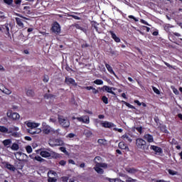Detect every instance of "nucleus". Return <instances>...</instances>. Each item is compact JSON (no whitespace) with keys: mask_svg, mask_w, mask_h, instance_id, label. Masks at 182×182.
Segmentation results:
<instances>
[{"mask_svg":"<svg viewBox=\"0 0 182 182\" xmlns=\"http://www.w3.org/2000/svg\"><path fill=\"white\" fill-rule=\"evenodd\" d=\"M25 124H26L27 127L29 129H27L28 133L30 134H39L42 130L41 129H36V127H39V124L36 122H31L30 121H26L25 122Z\"/></svg>","mask_w":182,"mask_h":182,"instance_id":"f257e3e1","label":"nucleus"},{"mask_svg":"<svg viewBox=\"0 0 182 182\" xmlns=\"http://www.w3.org/2000/svg\"><path fill=\"white\" fill-rule=\"evenodd\" d=\"M135 144L137 149L139 150H142V151H149L150 145L149 144H147L146 140L143 139L142 138L136 139Z\"/></svg>","mask_w":182,"mask_h":182,"instance_id":"f03ea898","label":"nucleus"},{"mask_svg":"<svg viewBox=\"0 0 182 182\" xmlns=\"http://www.w3.org/2000/svg\"><path fill=\"white\" fill-rule=\"evenodd\" d=\"M58 123L64 129H68L70 126V122L67 117H63V115H58Z\"/></svg>","mask_w":182,"mask_h":182,"instance_id":"7ed1b4c3","label":"nucleus"},{"mask_svg":"<svg viewBox=\"0 0 182 182\" xmlns=\"http://www.w3.org/2000/svg\"><path fill=\"white\" fill-rule=\"evenodd\" d=\"M0 32L5 33L8 38H11V33H9V23H6L4 25L0 26Z\"/></svg>","mask_w":182,"mask_h":182,"instance_id":"20e7f679","label":"nucleus"},{"mask_svg":"<svg viewBox=\"0 0 182 182\" xmlns=\"http://www.w3.org/2000/svg\"><path fill=\"white\" fill-rule=\"evenodd\" d=\"M50 31L53 32V33L58 35L60 33V24H59L58 21L54 22L52 25Z\"/></svg>","mask_w":182,"mask_h":182,"instance_id":"39448f33","label":"nucleus"},{"mask_svg":"<svg viewBox=\"0 0 182 182\" xmlns=\"http://www.w3.org/2000/svg\"><path fill=\"white\" fill-rule=\"evenodd\" d=\"M73 119H76L78 120V122H82V123H85V124H89L90 123V118L87 115H85L80 117H73Z\"/></svg>","mask_w":182,"mask_h":182,"instance_id":"423d86ee","label":"nucleus"},{"mask_svg":"<svg viewBox=\"0 0 182 182\" xmlns=\"http://www.w3.org/2000/svg\"><path fill=\"white\" fill-rule=\"evenodd\" d=\"M7 116L13 120H19V119H21V115H19L18 112H12L11 110L7 112Z\"/></svg>","mask_w":182,"mask_h":182,"instance_id":"0eeeda50","label":"nucleus"},{"mask_svg":"<svg viewBox=\"0 0 182 182\" xmlns=\"http://www.w3.org/2000/svg\"><path fill=\"white\" fill-rule=\"evenodd\" d=\"M63 141L59 139H55L50 141V146L51 147H56V146H63Z\"/></svg>","mask_w":182,"mask_h":182,"instance_id":"6e6552de","label":"nucleus"},{"mask_svg":"<svg viewBox=\"0 0 182 182\" xmlns=\"http://www.w3.org/2000/svg\"><path fill=\"white\" fill-rule=\"evenodd\" d=\"M103 92H107V93H110L111 95H113L114 96H116V92H114L113 90H116L115 87H109L107 85H104L102 87Z\"/></svg>","mask_w":182,"mask_h":182,"instance_id":"1a4fd4ad","label":"nucleus"},{"mask_svg":"<svg viewBox=\"0 0 182 182\" xmlns=\"http://www.w3.org/2000/svg\"><path fill=\"white\" fill-rule=\"evenodd\" d=\"M102 127L105 129H112V127H116V125L113 122L105 121L101 123Z\"/></svg>","mask_w":182,"mask_h":182,"instance_id":"9d476101","label":"nucleus"},{"mask_svg":"<svg viewBox=\"0 0 182 182\" xmlns=\"http://www.w3.org/2000/svg\"><path fill=\"white\" fill-rule=\"evenodd\" d=\"M65 83L68 85H72V86H77V83H76L75 79L70 77H65Z\"/></svg>","mask_w":182,"mask_h":182,"instance_id":"9b49d317","label":"nucleus"},{"mask_svg":"<svg viewBox=\"0 0 182 182\" xmlns=\"http://www.w3.org/2000/svg\"><path fill=\"white\" fill-rule=\"evenodd\" d=\"M105 68L109 72L110 75H113L117 79H119V77H117V75H116V73H114V70H113V68L110 65H109L107 63L105 62Z\"/></svg>","mask_w":182,"mask_h":182,"instance_id":"f8f14e48","label":"nucleus"},{"mask_svg":"<svg viewBox=\"0 0 182 182\" xmlns=\"http://www.w3.org/2000/svg\"><path fill=\"white\" fill-rule=\"evenodd\" d=\"M150 149L155 151V153H159V154H163V149H161L160 146H157L156 145H151Z\"/></svg>","mask_w":182,"mask_h":182,"instance_id":"ddd939ff","label":"nucleus"},{"mask_svg":"<svg viewBox=\"0 0 182 182\" xmlns=\"http://www.w3.org/2000/svg\"><path fill=\"white\" fill-rule=\"evenodd\" d=\"M144 140L147 141V143H154V138L153 137V135L150 134H145L144 135Z\"/></svg>","mask_w":182,"mask_h":182,"instance_id":"4468645a","label":"nucleus"},{"mask_svg":"<svg viewBox=\"0 0 182 182\" xmlns=\"http://www.w3.org/2000/svg\"><path fill=\"white\" fill-rule=\"evenodd\" d=\"M4 166L5 168H7V170H9L10 171H15V170H16V168L14 166V165L9 164V162H4Z\"/></svg>","mask_w":182,"mask_h":182,"instance_id":"2eb2a0df","label":"nucleus"},{"mask_svg":"<svg viewBox=\"0 0 182 182\" xmlns=\"http://www.w3.org/2000/svg\"><path fill=\"white\" fill-rule=\"evenodd\" d=\"M119 149H121V150H125L126 151H129V146H127V144L124 143V141H121L118 144Z\"/></svg>","mask_w":182,"mask_h":182,"instance_id":"dca6fc26","label":"nucleus"},{"mask_svg":"<svg viewBox=\"0 0 182 182\" xmlns=\"http://www.w3.org/2000/svg\"><path fill=\"white\" fill-rule=\"evenodd\" d=\"M40 155L41 156V157H43L44 159H48V158L50 157V156H51L50 152H49L46 150H42L40 152Z\"/></svg>","mask_w":182,"mask_h":182,"instance_id":"f3484780","label":"nucleus"},{"mask_svg":"<svg viewBox=\"0 0 182 182\" xmlns=\"http://www.w3.org/2000/svg\"><path fill=\"white\" fill-rule=\"evenodd\" d=\"M109 33L112 39H114V42H117V43H119L120 42V38L117 37V36H116V33H114V32L113 31H109Z\"/></svg>","mask_w":182,"mask_h":182,"instance_id":"a211bd4d","label":"nucleus"},{"mask_svg":"<svg viewBox=\"0 0 182 182\" xmlns=\"http://www.w3.org/2000/svg\"><path fill=\"white\" fill-rule=\"evenodd\" d=\"M15 164L16 170H22L23 168V163L22 161H17Z\"/></svg>","mask_w":182,"mask_h":182,"instance_id":"6ab92c4d","label":"nucleus"},{"mask_svg":"<svg viewBox=\"0 0 182 182\" xmlns=\"http://www.w3.org/2000/svg\"><path fill=\"white\" fill-rule=\"evenodd\" d=\"M94 170H95V171L98 173V174H103V173H105V171L102 168H100V166H97V164H95Z\"/></svg>","mask_w":182,"mask_h":182,"instance_id":"aec40b11","label":"nucleus"},{"mask_svg":"<svg viewBox=\"0 0 182 182\" xmlns=\"http://www.w3.org/2000/svg\"><path fill=\"white\" fill-rule=\"evenodd\" d=\"M16 22L18 26L20 28H23V20L17 17L16 18Z\"/></svg>","mask_w":182,"mask_h":182,"instance_id":"412c9836","label":"nucleus"},{"mask_svg":"<svg viewBox=\"0 0 182 182\" xmlns=\"http://www.w3.org/2000/svg\"><path fill=\"white\" fill-rule=\"evenodd\" d=\"M97 143L100 144V146H107V141L105 139H99L97 140Z\"/></svg>","mask_w":182,"mask_h":182,"instance_id":"4be33fe9","label":"nucleus"},{"mask_svg":"<svg viewBox=\"0 0 182 182\" xmlns=\"http://www.w3.org/2000/svg\"><path fill=\"white\" fill-rule=\"evenodd\" d=\"M126 171L127 173H129L130 174H135V173H137V169L134 168H125Z\"/></svg>","mask_w":182,"mask_h":182,"instance_id":"5701e85b","label":"nucleus"},{"mask_svg":"<svg viewBox=\"0 0 182 182\" xmlns=\"http://www.w3.org/2000/svg\"><path fill=\"white\" fill-rule=\"evenodd\" d=\"M43 133L44 134H49L50 133V127L46 126L43 128Z\"/></svg>","mask_w":182,"mask_h":182,"instance_id":"b1692460","label":"nucleus"},{"mask_svg":"<svg viewBox=\"0 0 182 182\" xmlns=\"http://www.w3.org/2000/svg\"><path fill=\"white\" fill-rule=\"evenodd\" d=\"M122 138L126 139L127 140V141H129V143H132L133 141V139H132L130 135H129L127 134H124V135H122Z\"/></svg>","mask_w":182,"mask_h":182,"instance_id":"393cba45","label":"nucleus"},{"mask_svg":"<svg viewBox=\"0 0 182 182\" xmlns=\"http://www.w3.org/2000/svg\"><path fill=\"white\" fill-rule=\"evenodd\" d=\"M26 95L28 97H33V96H35V91H33V90H28L26 91Z\"/></svg>","mask_w":182,"mask_h":182,"instance_id":"a878e982","label":"nucleus"},{"mask_svg":"<svg viewBox=\"0 0 182 182\" xmlns=\"http://www.w3.org/2000/svg\"><path fill=\"white\" fill-rule=\"evenodd\" d=\"M91 23V26L92 28H94V29H95V31H99V28L97 27V26L99 25V23H97V22L92 21L90 22Z\"/></svg>","mask_w":182,"mask_h":182,"instance_id":"bb28decb","label":"nucleus"},{"mask_svg":"<svg viewBox=\"0 0 182 182\" xmlns=\"http://www.w3.org/2000/svg\"><path fill=\"white\" fill-rule=\"evenodd\" d=\"M0 132L1 133H11V132H9L8 128H6L4 126H0Z\"/></svg>","mask_w":182,"mask_h":182,"instance_id":"cd10ccee","label":"nucleus"},{"mask_svg":"<svg viewBox=\"0 0 182 182\" xmlns=\"http://www.w3.org/2000/svg\"><path fill=\"white\" fill-rule=\"evenodd\" d=\"M50 154H51V156H50L51 159H59V157L60 156L59 154L54 152V151H51Z\"/></svg>","mask_w":182,"mask_h":182,"instance_id":"c85d7f7f","label":"nucleus"},{"mask_svg":"<svg viewBox=\"0 0 182 182\" xmlns=\"http://www.w3.org/2000/svg\"><path fill=\"white\" fill-rule=\"evenodd\" d=\"M6 19V16H5V14L3 11H0V22H4Z\"/></svg>","mask_w":182,"mask_h":182,"instance_id":"c756f323","label":"nucleus"},{"mask_svg":"<svg viewBox=\"0 0 182 182\" xmlns=\"http://www.w3.org/2000/svg\"><path fill=\"white\" fill-rule=\"evenodd\" d=\"M11 150L17 151L19 150V145L16 143H14L11 146Z\"/></svg>","mask_w":182,"mask_h":182,"instance_id":"7c9ffc66","label":"nucleus"},{"mask_svg":"<svg viewBox=\"0 0 182 182\" xmlns=\"http://www.w3.org/2000/svg\"><path fill=\"white\" fill-rule=\"evenodd\" d=\"M34 160H36V161H39L40 163H43V161H45V159L38 155L34 157Z\"/></svg>","mask_w":182,"mask_h":182,"instance_id":"2f4dec72","label":"nucleus"},{"mask_svg":"<svg viewBox=\"0 0 182 182\" xmlns=\"http://www.w3.org/2000/svg\"><path fill=\"white\" fill-rule=\"evenodd\" d=\"M122 103H124V105H125V106H127V107H129V109H136V107L132 105H130V103L126 102V101H122Z\"/></svg>","mask_w":182,"mask_h":182,"instance_id":"473e14b6","label":"nucleus"},{"mask_svg":"<svg viewBox=\"0 0 182 182\" xmlns=\"http://www.w3.org/2000/svg\"><path fill=\"white\" fill-rule=\"evenodd\" d=\"M168 174H170L171 176H177V174H178V172L172 170V169H168Z\"/></svg>","mask_w":182,"mask_h":182,"instance_id":"72a5a7b5","label":"nucleus"},{"mask_svg":"<svg viewBox=\"0 0 182 182\" xmlns=\"http://www.w3.org/2000/svg\"><path fill=\"white\" fill-rule=\"evenodd\" d=\"M11 143H12V140H11V139H5L4 141H3V144L6 147V146H9V144H11Z\"/></svg>","mask_w":182,"mask_h":182,"instance_id":"f704fd0d","label":"nucleus"},{"mask_svg":"<svg viewBox=\"0 0 182 182\" xmlns=\"http://www.w3.org/2000/svg\"><path fill=\"white\" fill-rule=\"evenodd\" d=\"M97 166L102 168H107V164L106 163H97Z\"/></svg>","mask_w":182,"mask_h":182,"instance_id":"c9c22d12","label":"nucleus"},{"mask_svg":"<svg viewBox=\"0 0 182 182\" xmlns=\"http://www.w3.org/2000/svg\"><path fill=\"white\" fill-rule=\"evenodd\" d=\"M102 101L103 102V103H105V105L109 104V98H107V97L105 95L102 97Z\"/></svg>","mask_w":182,"mask_h":182,"instance_id":"e433bc0d","label":"nucleus"},{"mask_svg":"<svg viewBox=\"0 0 182 182\" xmlns=\"http://www.w3.org/2000/svg\"><path fill=\"white\" fill-rule=\"evenodd\" d=\"M159 129H160L161 132H163L164 133H166L167 132V129H166V126L161 125V124H160V126H159Z\"/></svg>","mask_w":182,"mask_h":182,"instance_id":"4c0bfd02","label":"nucleus"},{"mask_svg":"<svg viewBox=\"0 0 182 182\" xmlns=\"http://www.w3.org/2000/svg\"><path fill=\"white\" fill-rule=\"evenodd\" d=\"M171 89H172L173 92L174 93V95H176V96H178V95H180V92H178V90H177V88H175L174 87L171 86Z\"/></svg>","mask_w":182,"mask_h":182,"instance_id":"58836bf2","label":"nucleus"},{"mask_svg":"<svg viewBox=\"0 0 182 182\" xmlns=\"http://www.w3.org/2000/svg\"><path fill=\"white\" fill-rule=\"evenodd\" d=\"M93 83H95V85H103V80L97 79L93 82Z\"/></svg>","mask_w":182,"mask_h":182,"instance_id":"ea45409f","label":"nucleus"},{"mask_svg":"<svg viewBox=\"0 0 182 182\" xmlns=\"http://www.w3.org/2000/svg\"><path fill=\"white\" fill-rule=\"evenodd\" d=\"M4 2L6 4V5L11 6V5L14 4V0H4Z\"/></svg>","mask_w":182,"mask_h":182,"instance_id":"a19ab883","label":"nucleus"},{"mask_svg":"<svg viewBox=\"0 0 182 182\" xmlns=\"http://www.w3.org/2000/svg\"><path fill=\"white\" fill-rule=\"evenodd\" d=\"M43 82H44V83H48L49 82V76L48 75H43Z\"/></svg>","mask_w":182,"mask_h":182,"instance_id":"79ce46f5","label":"nucleus"},{"mask_svg":"<svg viewBox=\"0 0 182 182\" xmlns=\"http://www.w3.org/2000/svg\"><path fill=\"white\" fill-rule=\"evenodd\" d=\"M23 9H24V11H26V14H28V15H31V14H32V11H31V10H29V9H31V7H29V6H24Z\"/></svg>","mask_w":182,"mask_h":182,"instance_id":"37998d69","label":"nucleus"},{"mask_svg":"<svg viewBox=\"0 0 182 182\" xmlns=\"http://www.w3.org/2000/svg\"><path fill=\"white\" fill-rule=\"evenodd\" d=\"M99 161H102V157L100 156H96L94 159V163H95V164H97V163H99Z\"/></svg>","mask_w":182,"mask_h":182,"instance_id":"c03bdc74","label":"nucleus"},{"mask_svg":"<svg viewBox=\"0 0 182 182\" xmlns=\"http://www.w3.org/2000/svg\"><path fill=\"white\" fill-rule=\"evenodd\" d=\"M135 129L139 134L143 133V127H136Z\"/></svg>","mask_w":182,"mask_h":182,"instance_id":"a18cd8bd","label":"nucleus"},{"mask_svg":"<svg viewBox=\"0 0 182 182\" xmlns=\"http://www.w3.org/2000/svg\"><path fill=\"white\" fill-rule=\"evenodd\" d=\"M26 152L28 154H31V153H32V146H27L26 147Z\"/></svg>","mask_w":182,"mask_h":182,"instance_id":"49530a36","label":"nucleus"},{"mask_svg":"<svg viewBox=\"0 0 182 182\" xmlns=\"http://www.w3.org/2000/svg\"><path fill=\"white\" fill-rule=\"evenodd\" d=\"M48 182H56V181H58V179H56V178L48 177Z\"/></svg>","mask_w":182,"mask_h":182,"instance_id":"de8ad7c7","label":"nucleus"},{"mask_svg":"<svg viewBox=\"0 0 182 182\" xmlns=\"http://www.w3.org/2000/svg\"><path fill=\"white\" fill-rule=\"evenodd\" d=\"M73 26L74 28H76V29H80V31H82V26H80V25H79L77 23L73 24Z\"/></svg>","mask_w":182,"mask_h":182,"instance_id":"09e8293b","label":"nucleus"},{"mask_svg":"<svg viewBox=\"0 0 182 182\" xmlns=\"http://www.w3.org/2000/svg\"><path fill=\"white\" fill-rule=\"evenodd\" d=\"M152 89H153V91L154 92V93H156V95H160V90H159V89H157V87H153Z\"/></svg>","mask_w":182,"mask_h":182,"instance_id":"8fccbe9b","label":"nucleus"},{"mask_svg":"<svg viewBox=\"0 0 182 182\" xmlns=\"http://www.w3.org/2000/svg\"><path fill=\"white\" fill-rule=\"evenodd\" d=\"M128 18H129V19H134V21L135 22H139V19H137L136 17H134V16L129 15V16H128Z\"/></svg>","mask_w":182,"mask_h":182,"instance_id":"3c124183","label":"nucleus"},{"mask_svg":"<svg viewBox=\"0 0 182 182\" xmlns=\"http://www.w3.org/2000/svg\"><path fill=\"white\" fill-rule=\"evenodd\" d=\"M69 181V177L68 176H63L61 177V181L63 182H68Z\"/></svg>","mask_w":182,"mask_h":182,"instance_id":"603ef678","label":"nucleus"},{"mask_svg":"<svg viewBox=\"0 0 182 182\" xmlns=\"http://www.w3.org/2000/svg\"><path fill=\"white\" fill-rule=\"evenodd\" d=\"M3 93H5L6 95H11V90L5 88L4 90H3Z\"/></svg>","mask_w":182,"mask_h":182,"instance_id":"864d4df0","label":"nucleus"},{"mask_svg":"<svg viewBox=\"0 0 182 182\" xmlns=\"http://www.w3.org/2000/svg\"><path fill=\"white\" fill-rule=\"evenodd\" d=\"M60 151H62L63 153H65V154L68 153V151L66 150V148H65V146H61V147H60Z\"/></svg>","mask_w":182,"mask_h":182,"instance_id":"5fc2aeb1","label":"nucleus"},{"mask_svg":"<svg viewBox=\"0 0 182 182\" xmlns=\"http://www.w3.org/2000/svg\"><path fill=\"white\" fill-rule=\"evenodd\" d=\"M13 2H14L16 5H21V4H22V0H14Z\"/></svg>","mask_w":182,"mask_h":182,"instance_id":"6e6d98bb","label":"nucleus"},{"mask_svg":"<svg viewBox=\"0 0 182 182\" xmlns=\"http://www.w3.org/2000/svg\"><path fill=\"white\" fill-rule=\"evenodd\" d=\"M59 164H60V166H66V161L61 160V161H60Z\"/></svg>","mask_w":182,"mask_h":182,"instance_id":"4d7b16f0","label":"nucleus"},{"mask_svg":"<svg viewBox=\"0 0 182 182\" xmlns=\"http://www.w3.org/2000/svg\"><path fill=\"white\" fill-rule=\"evenodd\" d=\"M70 16H71V18H73V19H76L77 21H80V17H79L77 16L70 15Z\"/></svg>","mask_w":182,"mask_h":182,"instance_id":"13d9d810","label":"nucleus"},{"mask_svg":"<svg viewBox=\"0 0 182 182\" xmlns=\"http://www.w3.org/2000/svg\"><path fill=\"white\" fill-rule=\"evenodd\" d=\"M164 65L171 69H173V65H170L168 63L164 61Z\"/></svg>","mask_w":182,"mask_h":182,"instance_id":"bf43d9fd","label":"nucleus"},{"mask_svg":"<svg viewBox=\"0 0 182 182\" xmlns=\"http://www.w3.org/2000/svg\"><path fill=\"white\" fill-rule=\"evenodd\" d=\"M82 89H85L86 90H92L93 87L92 86H87V87H82Z\"/></svg>","mask_w":182,"mask_h":182,"instance_id":"052dcab7","label":"nucleus"},{"mask_svg":"<svg viewBox=\"0 0 182 182\" xmlns=\"http://www.w3.org/2000/svg\"><path fill=\"white\" fill-rule=\"evenodd\" d=\"M92 93H93V95H97V93H99V90H97L95 87H92Z\"/></svg>","mask_w":182,"mask_h":182,"instance_id":"680f3d73","label":"nucleus"},{"mask_svg":"<svg viewBox=\"0 0 182 182\" xmlns=\"http://www.w3.org/2000/svg\"><path fill=\"white\" fill-rule=\"evenodd\" d=\"M76 135L73 133H70L68 135V137H69L70 139H73V137H75Z\"/></svg>","mask_w":182,"mask_h":182,"instance_id":"e2e57ef3","label":"nucleus"},{"mask_svg":"<svg viewBox=\"0 0 182 182\" xmlns=\"http://www.w3.org/2000/svg\"><path fill=\"white\" fill-rule=\"evenodd\" d=\"M11 130H12L13 132H18V131L19 130V127H13L11 128Z\"/></svg>","mask_w":182,"mask_h":182,"instance_id":"0e129e2a","label":"nucleus"},{"mask_svg":"<svg viewBox=\"0 0 182 182\" xmlns=\"http://www.w3.org/2000/svg\"><path fill=\"white\" fill-rule=\"evenodd\" d=\"M141 23H144V25H147V26H150V24H149V23H147V21H146L145 20L141 19Z\"/></svg>","mask_w":182,"mask_h":182,"instance_id":"69168bd1","label":"nucleus"},{"mask_svg":"<svg viewBox=\"0 0 182 182\" xmlns=\"http://www.w3.org/2000/svg\"><path fill=\"white\" fill-rule=\"evenodd\" d=\"M134 102L136 103L138 106H141V102L137 100H135Z\"/></svg>","mask_w":182,"mask_h":182,"instance_id":"338daca9","label":"nucleus"},{"mask_svg":"<svg viewBox=\"0 0 182 182\" xmlns=\"http://www.w3.org/2000/svg\"><path fill=\"white\" fill-rule=\"evenodd\" d=\"M106 180H108V181H109V182H114L116 179L110 178H106Z\"/></svg>","mask_w":182,"mask_h":182,"instance_id":"774afa93","label":"nucleus"}]
</instances>
